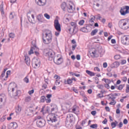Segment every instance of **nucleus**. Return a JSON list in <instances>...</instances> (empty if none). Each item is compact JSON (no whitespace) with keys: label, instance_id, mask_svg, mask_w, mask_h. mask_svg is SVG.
<instances>
[{"label":"nucleus","instance_id":"obj_1","mask_svg":"<svg viewBox=\"0 0 129 129\" xmlns=\"http://www.w3.org/2000/svg\"><path fill=\"white\" fill-rule=\"evenodd\" d=\"M45 56L47 57L49 61H52L53 60L54 63L57 65H60L63 62V58L59 57L56 60H55V52L52 49H49V50L45 52Z\"/></svg>","mask_w":129,"mask_h":129},{"label":"nucleus","instance_id":"obj_2","mask_svg":"<svg viewBox=\"0 0 129 129\" xmlns=\"http://www.w3.org/2000/svg\"><path fill=\"white\" fill-rule=\"evenodd\" d=\"M45 38L46 39H44V37L42 38L43 43L48 45L52 42V32L49 30H46L45 31Z\"/></svg>","mask_w":129,"mask_h":129},{"label":"nucleus","instance_id":"obj_3","mask_svg":"<svg viewBox=\"0 0 129 129\" xmlns=\"http://www.w3.org/2000/svg\"><path fill=\"white\" fill-rule=\"evenodd\" d=\"M119 27L123 30H127L129 27V20L128 19H121L119 22Z\"/></svg>","mask_w":129,"mask_h":129},{"label":"nucleus","instance_id":"obj_4","mask_svg":"<svg viewBox=\"0 0 129 129\" xmlns=\"http://www.w3.org/2000/svg\"><path fill=\"white\" fill-rule=\"evenodd\" d=\"M57 116H58L55 113H51L49 114L47 117V121H51L52 122H56L58 119L57 118Z\"/></svg>","mask_w":129,"mask_h":129},{"label":"nucleus","instance_id":"obj_5","mask_svg":"<svg viewBox=\"0 0 129 129\" xmlns=\"http://www.w3.org/2000/svg\"><path fill=\"white\" fill-rule=\"evenodd\" d=\"M120 13L121 16H125L126 14H129V6H124L121 8Z\"/></svg>","mask_w":129,"mask_h":129},{"label":"nucleus","instance_id":"obj_6","mask_svg":"<svg viewBox=\"0 0 129 129\" xmlns=\"http://www.w3.org/2000/svg\"><path fill=\"white\" fill-rule=\"evenodd\" d=\"M121 42L123 45H129V36L124 35L121 38Z\"/></svg>","mask_w":129,"mask_h":129},{"label":"nucleus","instance_id":"obj_7","mask_svg":"<svg viewBox=\"0 0 129 129\" xmlns=\"http://www.w3.org/2000/svg\"><path fill=\"white\" fill-rule=\"evenodd\" d=\"M15 92L14 91L11 92V93H9V95L11 96V97H14L16 98V97H19L21 94V91L20 90H17V89H15Z\"/></svg>","mask_w":129,"mask_h":129},{"label":"nucleus","instance_id":"obj_8","mask_svg":"<svg viewBox=\"0 0 129 129\" xmlns=\"http://www.w3.org/2000/svg\"><path fill=\"white\" fill-rule=\"evenodd\" d=\"M54 27L57 32H61V25L59 23V21L57 19L54 20Z\"/></svg>","mask_w":129,"mask_h":129},{"label":"nucleus","instance_id":"obj_9","mask_svg":"<svg viewBox=\"0 0 129 129\" xmlns=\"http://www.w3.org/2000/svg\"><path fill=\"white\" fill-rule=\"evenodd\" d=\"M36 124L38 127H43L46 124V121L44 119H41V120H37L36 122Z\"/></svg>","mask_w":129,"mask_h":129},{"label":"nucleus","instance_id":"obj_10","mask_svg":"<svg viewBox=\"0 0 129 129\" xmlns=\"http://www.w3.org/2000/svg\"><path fill=\"white\" fill-rule=\"evenodd\" d=\"M17 89V86L15 84H10L8 86V92L11 93V92H13Z\"/></svg>","mask_w":129,"mask_h":129},{"label":"nucleus","instance_id":"obj_11","mask_svg":"<svg viewBox=\"0 0 129 129\" xmlns=\"http://www.w3.org/2000/svg\"><path fill=\"white\" fill-rule=\"evenodd\" d=\"M71 26L72 27H73V32H72V34L73 35H75L77 32H78V27H77L76 23L75 22H72L71 23Z\"/></svg>","mask_w":129,"mask_h":129},{"label":"nucleus","instance_id":"obj_12","mask_svg":"<svg viewBox=\"0 0 129 129\" xmlns=\"http://www.w3.org/2000/svg\"><path fill=\"white\" fill-rule=\"evenodd\" d=\"M32 65L35 66V68L39 67L40 66L41 62H40V59L38 58H34L32 61Z\"/></svg>","mask_w":129,"mask_h":129},{"label":"nucleus","instance_id":"obj_13","mask_svg":"<svg viewBox=\"0 0 129 129\" xmlns=\"http://www.w3.org/2000/svg\"><path fill=\"white\" fill-rule=\"evenodd\" d=\"M18 127V124L16 122H12L8 125L9 129H16Z\"/></svg>","mask_w":129,"mask_h":129},{"label":"nucleus","instance_id":"obj_14","mask_svg":"<svg viewBox=\"0 0 129 129\" xmlns=\"http://www.w3.org/2000/svg\"><path fill=\"white\" fill-rule=\"evenodd\" d=\"M36 4L40 6V7H43V6H45L46 5V3H47L46 0H38L37 2V0L35 1Z\"/></svg>","mask_w":129,"mask_h":129},{"label":"nucleus","instance_id":"obj_15","mask_svg":"<svg viewBox=\"0 0 129 129\" xmlns=\"http://www.w3.org/2000/svg\"><path fill=\"white\" fill-rule=\"evenodd\" d=\"M67 10L70 14H71V13H73V11H74L73 10V7L72 5H71L70 4L67 5Z\"/></svg>","mask_w":129,"mask_h":129},{"label":"nucleus","instance_id":"obj_16","mask_svg":"<svg viewBox=\"0 0 129 129\" xmlns=\"http://www.w3.org/2000/svg\"><path fill=\"white\" fill-rule=\"evenodd\" d=\"M33 42H32V44ZM33 46H32L30 48V50L29 51V55H32V54H34L33 50H35V48H36V44H33Z\"/></svg>","mask_w":129,"mask_h":129},{"label":"nucleus","instance_id":"obj_17","mask_svg":"<svg viewBox=\"0 0 129 129\" xmlns=\"http://www.w3.org/2000/svg\"><path fill=\"white\" fill-rule=\"evenodd\" d=\"M118 66H119V62L118 61H115L111 65V68H117Z\"/></svg>","mask_w":129,"mask_h":129},{"label":"nucleus","instance_id":"obj_18","mask_svg":"<svg viewBox=\"0 0 129 129\" xmlns=\"http://www.w3.org/2000/svg\"><path fill=\"white\" fill-rule=\"evenodd\" d=\"M25 61L28 66H30L31 60H30V57L27 55H25Z\"/></svg>","mask_w":129,"mask_h":129},{"label":"nucleus","instance_id":"obj_19","mask_svg":"<svg viewBox=\"0 0 129 129\" xmlns=\"http://www.w3.org/2000/svg\"><path fill=\"white\" fill-rule=\"evenodd\" d=\"M86 73H87V74H88V75H89V76H91V77L95 76V74H96V73H93L89 70H86Z\"/></svg>","mask_w":129,"mask_h":129},{"label":"nucleus","instance_id":"obj_20","mask_svg":"<svg viewBox=\"0 0 129 129\" xmlns=\"http://www.w3.org/2000/svg\"><path fill=\"white\" fill-rule=\"evenodd\" d=\"M72 82V80H71V79H68L67 81H66V79L64 80V84H68L69 85H71Z\"/></svg>","mask_w":129,"mask_h":129},{"label":"nucleus","instance_id":"obj_21","mask_svg":"<svg viewBox=\"0 0 129 129\" xmlns=\"http://www.w3.org/2000/svg\"><path fill=\"white\" fill-rule=\"evenodd\" d=\"M61 8L62 10H63V11L65 12V9H67V5L66 4V3H62L61 5Z\"/></svg>","mask_w":129,"mask_h":129},{"label":"nucleus","instance_id":"obj_22","mask_svg":"<svg viewBox=\"0 0 129 129\" xmlns=\"http://www.w3.org/2000/svg\"><path fill=\"white\" fill-rule=\"evenodd\" d=\"M37 19L39 22H40V23H42L43 22V15L39 14L37 17Z\"/></svg>","mask_w":129,"mask_h":129},{"label":"nucleus","instance_id":"obj_23","mask_svg":"<svg viewBox=\"0 0 129 129\" xmlns=\"http://www.w3.org/2000/svg\"><path fill=\"white\" fill-rule=\"evenodd\" d=\"M20 111H22V107L20 105H18L16 108V113H20Z\"/></svg>","mask_w":129,"mask_h":129},{"label":"nucleus","instance_id":"obj_24","mask_svg":"<svg viewBox=\"0 0 129 129\" xmlns=\"http://www.w3.org/2000/svg\"><path fill=\"white\" fill-rule=\"evenodd\" d=\"M117 123H118V122H117V121H116V120H115L114 122H112L111 123L112 128H114V127H115V126H116V125H117Z\"/></svg>","mask_w":129,"mask_h":129},{"label":"nucleus","instance_id":"obj_25","mask_svg":"<svg viewBox=\"0 0 129 129\" xmlns=\"http://www.w3.org/2000/svg\"><path fill=\"white\" fill-rule=\"evenodd\" d=\"M0 8H1L0 11L1 12V14L2 16H3V15H5V11H4V5L3 4L1 5Z\"/></svg>","mask_w":129,"mask_h":129},{"label":"nucleus","instance_id":"obj_26","mask_svg":"<svg viewBox=\"0 0 129 129\" xmlns=\"http://www.w3.org/2000/svg\"><path fill=\"white\" fill-rule=\"evenodd\" d=\"M5 99H6V98L2 95H0V106H1V105H3V101H4Z\"/></svg>","mask_w":129,"mask_h":129},{"label":"nucleus","instance_id":"obj_27","mask_svg":"<svg viewBox=\"0 0 129 129\" xmlns=\"http://www.w3.org/2000/svg\"><path fill=\"white\" fill-rule=\"evenodd\" d=\"M97 32H98V29H94L91 32V35L94 36V35H96V33H97Z\"/></svg>","mask_w":129,"mask_h":129},{"label":"nucleus","instance_id":"obj_28","mask_svg":"<svg viewBox=\"0 0 129 129\" xmlns=\"http://www.w3.org/2000/svg\"><path fill=\"white\" fill-rule=\"evenodd\" d=\"M45 101H46V97L45 96H42L40 99V102L43 103L45 102Z\"/></svg>","mask_w":129,"mask_h":129},{"label":"nucleus","instance_id":"obj_29","mask_svg":"<svg viewBox=\"0 0 129 129\" xmlns=\"http://www.w3.org/2000/svg\"><path fill=\"white\" fill-rule=\"evenodd\" d=\"M31 96H29L25 98V102H30L31 100Z\"/></svg>","mask_w":129,"mask_h":129},{"label":"nucleus","instance_id":"obj_30","mask_svg":"<svg viewBox=\"0 0 129 129\" xmlns=\"http://www.w3.org/2000/svg\"><path fill=\"white\" fill-rule=\"evenodd\" d=\"M123 87H124V84L119 85L117 87V89L118 90H122V89H123Z\"/></svg>","mask_w":129,"mask_h":129},{"label":"nucleus","instance_id":"obj_31","mask_svg":"<svg viewBox=\"0 0 129 129\" xmlns=\"http://www.w3.org/2000/svg\"><path fill=\"white\" fill-rule=\"evenodd\" d=\"M87 26H86V27H83L81 29V31L82 32H83L84 33H86L87 32Z\"/></svg>","mask_w":129,"mask_h":129},{"label":"nucleus","instance_id":"obj_32","mask_svg":"<svg viewBox=\"0 0 129 129\" xmlns=\"http://www.w3.org/2000/svg\"><path fill=\"white\" fill-rule=\"evenodd\" d=\"M97 126H98L97 124H93L90 125L91 128H97Z\"/></svg>","mask_w":129,"mask_h":129},{"label":"nucleus","instance_id":"obj_33","mask_svg":"<svg viewBox=\"0 0 129 129\" xmlns=\"http://www.w3.org/2000/svg\"><path fill=\"white\" fill-rule=\"evenodd\" d=\"M84 20H81L79 21V25H80V26H83V24H84Z\"/></svg>","mask_w":129,"mask_h":129},{"label":"nucleus","instance_id":"obj_34","mask_svg":"<svg viewBox=\"0 0 129 129\" xmlns=\"http://www.w3.org/2000/svg\"><path fill=\"white\" fill-rule=\"evenodd\" d=\"M93 79H94L95 80V83H96V84H98V80H99V79H98L96 77H95L93 78Z\"/></svg>","mask_w":129,"mask_h":129},{"label":"nucleus","instance_id":"obj_35","mask_svg":"<svg viewBox=\"0 0 129 129\" xmlns=\"http://www.w3.org/2000/svg\"><path fill=\"white\" fill-rule=\"evenodd\" d=\"M114 59H115V60H118V59H120V55H115L114 56Z\"/></svg>","mask_w":129,"mask_h":129},{"label":"nucleus","instance_id":"obj_36","mask_svg":"<svg viewBox=\"0 0 129 129\" xmlns=\"http://www.w3.org/2000/svg\"><path fill=\"white\" fill-rule=\"evenodd\" d=\"M23 80L26 83H29V79L28 78V77H26Z\"/></svg>","mask_w":129,"mask_h":129},{"label":"nucleus","instance_id":"obj_37","mask_svg":"<svg viewBox=\"0 0 129 129\" xmlns=\"http://www.w3.org/2000/svg\"><path fill=\"white\" fill-rule=\"evenodd\" d=\"M9 75H11V71H8L7 72L6 78H8Z\"/></svg>","mask_w":129,"mask_h":129},{"label":"nucleus","instance_id":"obj_38","mask_svg":"<svg viewBox=\"0 0 129 129\" xmlns=\"http://www.w3.org/2000/svg\"><path fill=\"white\" fill-rule=\"evenodd\" d=\"M92 54H93L94 57H98V54H96V52L95 50L94 51H92Z\"/></svg>","mask_w":129,"mask_h":129},{"label":"nucleus","instance_id":"obj_39","mask_svg":"<svg viewBox=\"0 0 129 129\" xmlns=\"http://www.w3.org/2000/svg\"><path fill=\"white\" fill-rule=\"evenodd\" d=\"M9 37L12 38V39H14V38H15V34L13 33H11L9 34Z\"/></svg>","mask_w":129,"mask_h":129},{"label":"nucleus","instance_id":"obj_40","mask_svg":"<svg viewBox=\"0 0 129 129\" xmlns=\"http://www.w3.org/2000/svg\"><path fill=\"white\" fill-rule=\"evenodd\" d=\"M94 19H95V17H92L90 19V20H89V23H94Z\"/></svg>","mask_w":129,"mask_h":129},{"label":"nucleus","instance_id":"obj_41","mask_svg":"<svg viewBox=\"0 0 129 129\" xmlns=\"http://www.w3.org/2000/svg\"><path fill=\"white\" fill-rule=\"evenodd\" d=\"M44 17L47 19H50V15H48V14L46 13L44 14Z\"/></svg>","mask_w":129,"mask_h":129},{"label":"nucleus","instance_id":"obj_42","mask_svg":"<svg viewBox=\"0 0 129 129\" xmlns=\"http://www.w3.org/2000/svg\"><path fill=\"white\" fill-rule=\"evenodd\" d=\"M126 63V60L125 59H122L121 60V65H124Z\"/></svg>","mask_w":129,"mask_h":129},{"label":"nucleus","instance_id":"obj_43","mask_svg":"<svg viewBox=\"0 0 129 129\" xmlns=\"http://www.w3.org/2000/svg\"><path fill=\"white\" fill-rule=\"evenodd\" d=\"M125 92H126V93H128V92H129V85H126Z\"/></svg>","mask_w":129,"mask_h":129},{"label":"nucleus","instance_id":"obj_44","mask_svg":"<svg viewBox=\"0 0 129 129\" xmlns=\"http://www.w3.org/2000/svg\"><path fill=\"white\" fill-rule=\"evenodd\" d=\"M70 125V123L69 121L66 120V126H67V127H69V126Z\"/></svg>","mask_w":129,"mask_h":129},{"label":"nucleus","instance_id":"obj_45","mask_svg":"<svg viewBox=\"0 0 129 129\" xmlns=\"http://www.w3.org/2000/svg\"><path fill=\"white\" fill-rule=\"evenodd\" d=\"M9 18L10 19H11V20H12V19L14 18V15H13V12L10 13Z\"/></svg>","mask_w":129,"mask_h":129},{"label":"nucleus","instance_id":"obj_46","mask_svg":"<svg viewBox=\"0 0 129 129\" xmlns=\"http://www.w3.org/2000/svg\"><path fill=\"white\" fill-rule=\"evenodd\" d=\"M28 19L29 22H30V23H31V24H34V23H35V22H34V20L31 19V18L28 17Z\"/></svg>","mask_w":129,"mask_h":129},{"label":"nucleus","instance_id":"obj_47","mask_svg":"<svg viewBox=\"0 0 129 129\" xmlns=\"http://www.w3.org/2000/svg\"><path fill=\"white\" fill-rule=\"evenodd\" d=\"M97 87H98L99 89H102V88H103V85H98L97 86Z\"/></svg>","mask_w":129,"mask_h":129},{"label":"nucleus","instance_id":"obj_48","mask_svg":"<svg viewBox=\"0 0 129 129\" xmlns=\"http://www.w3.org/2000/svg\"><path fill=\"white\" fill-rule=\"evenodd\" d=\"M95 71H98V72H100V69L98 67H96L94 68Z\"/></svg>","mask_w":129,"mask_h":129},{"label":"nucleus","instance_id":"obj_49","mask_svg":"<svg viewBox=\"0 0 129 129\" xmlns=\"http://www.w3.org/2000/svg\"><path fill=\"white\" fill-rule=\"evenodd\" d=\"M127 122H128V121L126 119H124L123 121V124H127Z\"/></svg>","mask_w":129,"mask_h":129},{"label":"nucleus","instance_id":"obj_50","mask_svg":"<svg viewBox=\"0 0 129 129\" xmlns=\"http://www.w3.org/2000/svg\"><path fill=\"white\" fill-rule=\"evenodd\" d=\"M45 101L46 102V103H50V102H51V99L50 98L45 99Z\"/></svg>","mask_w":129,"mask_h":129},{"label":"nucleus","instance_id":"obj_51","mask_svg":"<svg viewBox=\"0 0 129 129\" xmlns=\"http://www.w3.org/2000/svg\"><path fill=\"white\" fill-rule=\"evenodd\" d=\"M122 81L123 82H126V81L127 80V78H126V77H123L122 78Z\"/></svg>","mask_w":129,"mask_h":129},{"label":"nucleus","instance_id":"obj_52","mask_svg":"<svg viewBox=\"0 0 129 129\" xmlns=\"http://www.w3.org/2000/svg\"><path fill=\"white\" fill-rule=\"evenodd\" d=\"M54 78H55V79H60L61 78L60 77V76H59L57 75H55Z\"/></svg>","mask_w":129,"mask_h":129},{"label":"nucleus","instance_id":"obj_53","mask_svg":"<svg viewBox=\"0 0 129 129\" xmlns=\"http://www.w3.org/2000/svg\"><path fill=\"white\" fill-rule=\"evenodd\" d=\"M115 103H116V102L115 101H113L110 102L109 104H110L111 105H114L115 104Z\"/></svg>","mask_w":129,"mask_h":129},{"label":"nucleus","instance_id":"obj_54","mask_svg":"<svg viewBox=\"0 0 129 129\" xmlns=\"http://www.w3.org/2000/svg\"><path fill=\"white\" fill-rule=\"evenodd\" d=\"M107 123V119L105 118V119L102 121V123H103L104 124H106Z\"/></svg>","mask_w":129,"mask_h":129},{"label":"nucleus","instance_id":"obj_55","mask_svg":"<svg viewBox=\"0 0 129 129\" xmlns=\"http://www.w3.org/2000/svg\"><path fill=\"white\" fill-rule=\"evenodd\" d=\"M76 47H77V44H75V45H72L73 51H74V50H75V48H76Z\"/></svg>","mask_w":129,"mask_h":129},{"label":"nucleus","instance_id":"obj_56","mask_svg":"<svg viewBox=\"0 0 129 129\" xmlns=\"http://www.w3.org/2000/svg\"><path fill=\"white\" fill-rule=\"evenodd\" d=\"M61 31H56L55 32V36H56V37H58V36H59V35H60V32Z\"/></svg>","mask_w":129,"mask_h":129},{"label":"nucleus","instance_id":"obj_57","mask_svg":"<svg viewBox=\"0 0 129 129\" xmlns=\"http://www.w3.org/2000/svg\"><path fill=\"white\" fill-rule=\"evenodd\" d=\"M55 83L56 85H59V84H60V81H59L58 80H56Z\"/></svg>","mask_w":129,"mask_h":129},{"label":"nucleus","instance_id":"obj_58","mask_svg":"<svg viewBox=\"0 0 129 129\" xmlns=\"http://www.w3.org/2000/svg\"><path fill=\"white\" fill-rule=\"evenodd\" d=\"M105 87L107 88V89H109V88H110L108 84H105Z\"/></svg>","mask_w":129,"mask_h":129},{"label":"nucleus","instance_id":"obj_59","mask_svg":"<svg viewBox=\"0 0 129 129\" xmlns=\"http://www.w3.org/2000/svg\"><path fill=\"white\" fill-rule=\"evenodd\" d=\"M103 68H106V67H107V63L104 62L103 64Z\"/></svg>","mask_w":129,"mask_h":129},{"label":"nucleus","instance_id":"obj_60","mask_svg":"<svg viewBox=\"0 0 129 129\" xmlns=\"http://www.w3.org/2000/svg\"><path fill=\"white\" fill-rule=\"evenodd\" d=\"M5 120H6V116H3L1 119V121H5Z\"/></svg>","mask_w":129,"mask_h":129},{"label":"nucleus","instance_id":"obj_61","mask_svg":"<svg viewBox=\"0 0 129 129\" xmlns=\"http://www.w3.org/2000/svg\"><path fill=\"white\" fill-rule=\"evenodd\" d=\"M46 97H47V98H51V97H52V94H47V95H46Z\"/></svg>","mask_w":129,"mask_h":129},{"label":"nucleus","instance_id":"obj_62","mask_svg":"<svg viewBox=\"0 0 129 129\" xmlns=\"http://www.w3.org/2000/svg\"><path fill=\"white\" fill-rule=\"evenodd\" d=\"M105 108L106 111H108V112L110 111V109H109V107L106 106V107H105Z\"/></svg>","mask_w":129,"mask_h":129},{"label":"nucleus","instance_id":"obj_63","mask_svg":"<svg viewBox=\"0 0 129 129\" xmlns=\"http://www.w3.org/2000/svg\"><path fill=\"white\" fill-rule=\"evenodd\" d=\"M91 114H92V115H95V114H96V111H92L91 112Z\"/></svg>","mask_w":129,"mask_h":129},{"label":"nucleus","instance_id":"obj_64","mask_svg":"<svg viewBox=\"0 0 129 129\" xmlns=\"http://www.w3.org/2000/svg\"><path fill=\"white\" fill-rule=\"evenodd\" d=\"M76 58L78 60H80V59H81L80 55H79V54L77 55Z\"/></svg>","mask_w":129,"mask_h":129}]
</instances>
